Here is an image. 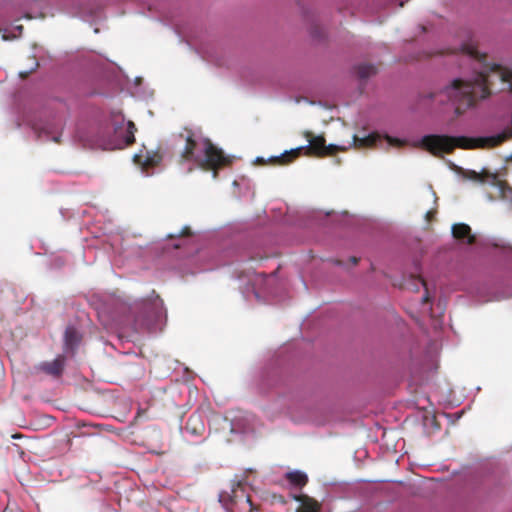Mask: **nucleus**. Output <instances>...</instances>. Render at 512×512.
I'll list each match as a JSON object with an SVG mask.
<instances>
[{
  "mask_svg": "<svg viewBox=\"0 0 512 512\" xmlns=\"http://www.w3.org/2000/svg\"><path fill=\"white\" fill-rule=\"evenodd\" d=\"M460 50L462 54L482 65V69L473 80L454 79L440 92L427 95L429 99H435L441 104L450 103L454 106L457 116L463 114L478 99L487 98L491 94V86L495 81L500 83H510L512 81L511 70L498 64H486L487 56L480 53L474 44H463Z\"/></svg>",
  "mask_w": 512,
  "mask_h": 512,
  "instance_id": "obj_1",
  "label": "nucleus"
},
{
  "mask_svg": "<svg viewBox=\"0 0 512 512\" xmlns=\"http://www.w3.org/2000/svg\"><path fill=\"white\" fill-rule=\"evenodd\" d=\"M177 138L184 142V146L176 158V163L180 166L190 164L186 169L187 173L197 167L204 171H212L213 178L216 179L218 171L232 162L231 158L215 146L209 138L197 139L191 129L185 128Z\"/></svg>",
  "mask_w": 512,
  "mask_h": 512,
  "instance_id": "obj_2",
  "label": "nucleus"
},
{
  "mask_svg": "<svg viewBox=\"0 0 512 512\" xmlns=\"http://www.w3.org/2000/svg\"><path fill=\"white\" fill-rule=\"evenodd\" d=\"M512 138V127L502 133L484 138H469L465 136L426 135L421 139L422 147L434 156L452 153L455 148L475 149L495 147Z\"/></svg>",
  "mask_w": 512,
  "mask_h": 512,
  "instance_id": "obj_3",
  "label": "nucleus"
},
{
  "mask_svg": "<svg viewBox=\"0 0 512 512\" xmlns=\"http://www.w3.org/2000/svg\"><path fill=\"white\" fill-rule=\"evenodd\" d=\"M304 137L308 141V146L298 147L284 152L281 156L275 157L272 161L275 164L286 165L291 163L294 159L298 158L304 151L307 156L326 157L336 154L338 151H345V147L337 145H326V140L323 135L315 136L312 132H304Z\"/></svg>",
  "mask_w": 512,
  "mask_h": 512,
  "instance_id": "obj_4",
  "label": "nucleus"
},
{
  "mask_svg": "<svg viewBox=\"0 0 512 512\" xmlns=\"http://www.w3.org/2000/svg\"><path fill=\"white\" fill-rule=\"evenodd\" d=\"M111 127L114 133V147L129 146L135 142L137 128L132 121L125 122L122 114L112 115Z\"/></svg>",
  "mask_w": 512,
  "mask_h": 512,
  "instance_id": "obj_5",
  "label": "nucleus"
},
{
  "mask_svg": "<svg viewBox=\"0 0 512 512\" xmlns=\"http://www.w3.org/2000/svg\"><path fill=\"white\" fill-rule=\"evenodd\" d=\"M229 498L239 512H254L256 510L250 495L245 493L244 483L241 480L233 482Z\"/></svg>",
  "mask_w": 512,
  "mask_h": 512,
  "instance_id": "obj_6",
  "label": "nucleus"
},
{
  "mask_svg": "<svg viewBox=\"0 0 512 512\" xmlns=\"http://www.w3.org/2000/svg\"><path fill=\"white\" fill-rule=\"evenodd\" d=\"M65 365V357L58 355L53 361H46L39 364V369L44 373L59 377L62 375Z\"/></svg>",
  "mask_w": 512,
  "mask_h": 512,
  "instance_id": "obj_7",
  "label": "nucleus"
},
{
  "mask_svg": "<svg viewBox=\"0 0 512 512\" xmlns=\"http://www.w3.org/2000/svg\"><path fill=\"white\" fill-rule=\"evenodd\" d=\"M185 430L192 436H202L205 432V423L201 414H191L186 422Z\"/></svg>",
  "mask_w": 512,
  "mask_h": 512,
  "instance_id": "obj_8",
  "label": "nucleus"
},
{
  "mask_svg": "<svg viewBox=\"0 0 512 512\" xmlns=\"http://www.w3.org/2000/svg\"><path fill=\"white\" fill-rule=\"evenodd\" d=\"M452 235L455 239L465 242L467 244H473L476 240L472 234L471 228L465 223H457L452 226Z\"/></svg>",
  "mask_w": 512,
  "mask_h": 512,
  "instance_id": "obj_9",
  "label": "nucleus"
},
{
  "mask_svg": "<svg viewBox=\"0 0 512 512\" xmlns=\"http://www.w3.org/2000/svg\"><path fill=\"white\" fill-rule=\"evenodd\" d=\"M136 157L143 158L142 165L145 169L154 168L158 166L163 160V155L159 150L147 151L145 155Z\"/></svg>",
  "mask_w": 512,
  "mask_h": 512,
  "instance_id": "obj_10",
  "label": "nucleus"
},
{
  "mask_svg": "<svg viewBox=\"0 0 512 512\" xmlns=\"http://www.w3.org/2000/svg\"><path fill=\"white\" fill-rule=\"evenodd\" d=\"M80 341L81 336L78 331L72 326L67 327L64 333V344L66 350L73 351L78 346Z\"/></svg>",
  "mask_w": 512,
  "mask_h": 512,
  "instance_id": "obj_11",
  "label": "nucleus"
},
{
  "mask_svg": "<svg viewBox=\"0 0 512 512\" xmlns=\"http://www.w3.org/2000/svg\"><path fill=\"white\" fill-rule=\"evenodd\" d=\"M381 139L380 134L373 132L365 137L353 136V145L357 148L373 147Z\"/></svg>",
  "mask_w": 512,
  "mask_h": 512,
  "instance_id": "obj_12",
  "label": "nucleus"
},
{
  "mask_svg": "<svg viewBox=\"0 0 512 512\" xmlns=\"http://www.w3.org/2000/svg\"><path fill=\"white\" fill-rule=\"evenodd\" d=\"M295 499L301 503L297 512H319L320 507L314 499L306 495L297 496Z\"/></svg>",
  "mask_w": 512,
  "mask_h": 512,
  "instance_id": "obj_13",
  "label": "nucleus"
},
{
  "mask_svg": "<svg viewBox=\"0 0 512 512\" xmlns=\"http://www.w3.org/2000/svg\"><path fill=\"white\" fill-rule=\"evenodd\" d=\"M355 71L360 79L366 80L371 76H374L377 73L378 69L375 65L363 63L356 66Z\"/></svg>",
  "mask_w": 512,
  "mask_h": 512,
  "instance_id": "obj_14",
  "label": "nucleus"
},
{
  "mask_svg": "<svg viewBox=\"0 0 512 512\" xmlns=\"http://www.w3.org/2000/svg\"><path fill=\"white\" fill-rule=\"evenodd\" d=\"M286 479L289 481L290 484L299 488H302L308 482L307 475L301 471L288 472L286 474Z\"/></svg>",
  "mask_w": 512,
  "mask_h": 512,
  "instance_id": "obj_15",
  "label": "nucleus"
},
{
  "mask_svg": "<svg viewBox=\"0 0 512 512\" xmlns=\"http://www.w3.org/2000/svg\"><path fill=\"white\" fill-rule=\"evenodd\" d=\"M149 305H152L154 310H155L154 313H153V317H158L160 315V312H161V309H162V306H163L162 299H160V297L157 295L155 297V299L153 300V302H151V303L145 302L144 303V307L145 308H147Z\"/></svg>",
  "mask_w": 512,
  "mask_h": 512,
  "instance_id": "obj_16",
  "label": "nucleus"
},
{
  "mask_svg": "<svg viewBox=\"0 0 512 512\" xmlns=\"http://www.w3.org/2000/svg\"><path fill=\"white\" fill-rule=\"evenodd\" d=\"M150 328V321L149 320H140L139 318H136L134 323V330L136 332H143L145 330H148Z\"/></svg>",
  "mask_w": 512,
  "mask_h": 512,
  "instance_id": "obj_17",
  "label": "nucleus"
},
{
  "mask_svg": "<svg viewBox=\"0 0 512 512\" xmlns=\"http://www.w3.org/2000/svg\"><path fill=\"white\" fill-rule=\"evenodd\" d=\"M192 232L189 226H185L182 228V230L177 235H169V238H175V237H188L191 236Z\"/></svg>",
  "mask_w": 512,
  "mask_h": 512,
  "instance_id": "obj_18",
  "label": "nucleus"
},
{
  "mask_svg": "<svg viewBox=\"0 0 512 512\" xmlns=\"http://www.w3.org/2000/svg\"><path fill=\"white\" fill-rule=\"evenodd\" d=\"M385 139L387 140V142L390 144V145H397V146H400L402 144V142L397 139V138H393V137H390V136H385Z\"/></svg>",
  "mask_w": 512,
  "mask_h": 512,
  "instance_id": "obj_19",
  "label": "nucleus"
},
{
  "mask_svg": "<svg viewBox=\"0 0 512 512\" xmlns=\"http://www.w3.org/2000/svg\"><path fill=\"white\" fill-rule=\"evenodd\" d=\"M30 72H31V71H26V72L21 71V72L19 73V76H20L21 78H26V77H28V75H29V73H30Z\"/></svg>",
  "mask_w": 512,
  "mask_h": 512,
  "instance_id": "obj_20",
  "label": "nucleus"
},
{
  "mask_svg": "<svg viewBox=\"0 0 512 512\" xmlns=\"http://www.w3.org/2000/svg\"><path fill=\"white\" fill-rule=\"evenodd\" d=\"M429 301H430V299H429L428 293H426V294L422 297V302H423V303H428Z\"/></svg>",
  "mask_w": 512,
  "mask_h": 512,
  "instance_id": "obj_21",
  "label": "nucleus"
},
{
  "mask_svg": "<svg viewBox=\"0 0 512 512\" xmlns=\"http://www.w3.org/2000/svg\"><path fill=\"white\" fill-rule=\"evenodd\" d=\"M350 261H351V263H352L353 265H356V264L358 263V258H356V257H351V258H350Z\"/></svg>",
  "mask_w": 512,
  "mask_h": 512,
  "instance_id": "obj_22",
  "label": "nucleus"
},
{
  "mask_svg": "<svg viewBox=\"0 0 512 512\" xmlns=\"http://www.w3.org/2000/svg\"><path fill=\"white\" fill-rule=\"evenodd\" d=\"M13 438H16V439H19V438H22L23 435L22 434H15L12 436Z\"/></svg>",
  "mask_w": 512,
  "mask_h": 512,
  "instance_id": "obj_23",
  "label": "nucleus"
},
{
  "mask_svg": "<svg viewBox=\"0 0 512 512\" xmlns=\"http://www.w3.org/2000/svg\"><path fill=\"white\" fill-rule=\"evenodd\" d=\"M37 67H38V62L34 61V66L32 67L31 70H35Z\"/></svg>",
  "mask_w": 512,
  "mask_h": 512,
  "instance_id": "obj_24",
  "label": "nucleus"
},
{
  "mask_svg": "<svg viewBox=\"0 0 512 512\" xmlns=\"http://www.w3.org/2000/svg\"><path fill=\"white\" fill-rule=\"evenodd\" d=\"M431 215H432V212L427 213V217H431Z\"/></svg>",
  "mask_w": 512,
  "mask_h": 512,
  "instance_id": "obj_25",
  "label": "nucleus"
},
{
  "mask_svg": "<svg viewBox=\"0 0 512 512\" xmlns=\"http://www.w3.org/2000/svg\"><path fill=\"white\" fill-rule=\"evenodd\" d=\"M510 159L512 160V153H511Z\"/></svg>",
  "mask_w": 512,
  "mask_h": 512,
  "instance_id": "obj_26",
  "label": "nucleus"
}]
</instances>
